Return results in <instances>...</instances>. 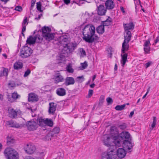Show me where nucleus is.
Here are the masks:
<instances>
[{
	"label": "nucleus",
	"instance_id": "5701e85b",
	"mask_svg": "<svg viewBox=\"0 0 159 159\" xmlns=\"http://www.w3.org/2000/svg\"><path fill=\"white\" fill-rule=\"evenodd\" d=\"M123 26L125 30H133L134 28V25L133 22L127 24H124Z\"/></svg>",
	"mask_w": 159,
	"mask_h": 159
},
{
	"label": "nucleus",
	"instance_id": "774afa93",
	"mask_svg": "<svg viewBox=\"0 0 159 159\" xmlns=\"http://www.w3.org/2000/svg\"><path fill=\"white\" fill-rule=\"evenodd\" d=\"M159 41V36L157 37L155 40V43H157Z\"/></svg>",
	"mask_w": 159,
	"mask_h": 159
},
{
	"label": "nucleus",
	"instance_id": "4468645a",
	"mask_svg": "<svg viewBox=\"0 0 159 159\" xmlns=\"http://www.w3.org/2000/svg\"><path fill=\"white\" fill-rule=\"evenodd\" d=\"M75 83L74 79L71 77H67L65 80L64 84L66 86H67L70 85H73Z\"/></svg>",
	"mask_w": 159,
	"mask_h": 159
},
{
	"label": "nucleus",
	"instance_id": "864d4df0",
	"mask_svg": "<svg viewBox=\"0 0 159 159\" xmlns=\"http://www.w3.org/2000/svg\"><path fill=\"white\" fill-rule=\"evenodd\" d=\"M28 21V18L27 17H25L24 19L23 22H22V25L23 26L24 25H25V24L26 23H27V25L28 24V22H27Z\"/></svg>",
	"mask_w": 159,
	"mask_h": 159
},
{
	"label": "nucleus",
	"instance_id": "f704fd0d",
	"mask_svg": "<svg viewBox=\"0 0 159 159\" xmlns=\"http://www.w3.org/2000/svg\"><path fill=\"white\" fill-rule=\"evenodd\" d=\"M111 19L108 17V18L106 20L103 22V25L104 26H108L111 25Z\"/></svg>",
	"mask_w": 159,
	"mask_h": 159
},
{
	"label": "nucleus",
	"instance_id": "0eeeda50",
	"mask_svg": "<svg viewBox=\"0 0 159 159\" xmlns=\"http://www.w3.org/2000/svg\"><path fill=\"white\" fill-rule=\"evenodd\" d=\"M24 149L26 153L31 154L33 153L35 151L36 147L34 144L30 143L27 144L24 147Z\"/></svg>",
	"mask_w": 159,
	"mask_h": 159
},
{
	"label": "nucleus",
	"instance_id": "bb28decb",
	"mask_svg": "<svg viewBox=\"0 0 159 159\" xmlns=\"http://www.w3.org/2000/svg\"><path fill=\"white\" fill-rule=\"evenodd\" d=\"M23 65V63L20 61H18L16 62L14 64V68L16 70H18L21 69Z\"/></svg>",
	"mask_w": 159,
	"mask_h": 159
},
{
	"label": "nucleus",
	"instance_id": "a19ab883",
	"mask_svg": "<svg viewBox=\"0 0 159 159\" xmlns=\"http://www.w3.org/2000/svg\"><path fill=\"white\" fill-rule=\"evenodd\" d=\"M104 96L102 95H101L100 98L99 105H102L104 101Z\"/></svg>",
	"mask_w": 159,
	"mask_h": 159
},
{
	"label": "nucleus",
	"instance_id": "aec40b11",
	"mask_svg": "<svg viewBox=\"0 0 159 159\" xmlns=\"http://www.w3.org/2000/svg\"><path fill=\"white\" fill-rule=\"evenodd\" d=\"M8 116L9 117L12 118H15L17 115V112L14 109H9Z\"/></svg>",
	"mask_w": 159,
	"mask_h": 159
},
{
	"label": "nucleus",
	"instance_id": "e2e57ef3",
	"mask_svg": "<svg viewBox=\"0 0 159 159\" xmlns=\"http://www.w3.org/2000/svg\"><path fill=\"white\" fill-rule=\"evenodd\" d=\"M26 27V25H24L23 26H22V32H24L25 31Z\"/></svg>",
	"mask_w": 159,
	"mask_h": 159
},
{
	"label": "nucleus",
	"instance_id": "c03bdc74",
	"mask_svg": "<svg viewBox=\"0 0 159 159\" xmlns=\"http://www.w3.org/2000/svg\"><path fill=\"white\" fill-rule=\"evenodd\" d=\"M60 128L58 127H55L52 130V132L54 134H58L60 132Z\"/></svg>",
	"mask_w": 159,
	"mask_h": 159
},
{
	"label": "nucleus",
	"instance_id": "1a4fd4ad",
	"mask_svg": "<svg viewBox=\"0 0 159 159\" xmlns=\"http://www.w3.org/2000/svg\"><path fill=\"white\" fill-rule=\"evenodd\" d=\"M43 37L45 40L46 43H48L51 40L53 39L54 38V34L53 33L50 32L46 35H44L43 36Z\"/></svg>",
	"mask_w": 159,
	"mask_h": 159
},
{
	"label": "nucleus",
	"instance_id": "f8f14e48",
	"mask_svg": "<svg viewBox=\"0 0 159 159\" xmlns=\"http://www.w3.org/2000/svg\"><path fill=\"white\" fill-rule=\"evenodd\" d=\"M57 107L56 103L53 102L49 103L48 109L49 113L53 114L56 110Z\"/></svg>",
	"mask_w": 159,
	"mask_h": 159
},
{
	"label": "nucleus",
	"instance_id": "9b49d317",
	"mask_svg": "<svg viewBox=\"0 0 159 159\" xmlns=\"http://www.w3.org/2000/svg\"><path fill=\"white\" fill-rule=\"evenodd\" d=\"M97 9L98 14L99 15L103 16L105 14L107 9L103 5H100L97 7Z\"/></svg>",
	"mask_w": 159,
	"mask_h": 159
},
{
	"label": "nucleus",
	"instance_id": "b1692460",
	"mask_svg": "<svg viewBox=\"0 0 159 159\" xmlns=\"http://www.w3.org/2000/svg\"><path fill=\"white\" fill-rule=\"evenodd\" d=\"M121 63L122 64V66H124L126 61L127 60V53L125 52L124 53H122V52H121Z\"/></svg>",
	"mask_w": 159,
	"mask_h": 159
},
{
	"label": "nucleus",
	"instance_id": "69168bd1",
	"mask_svg": "<svg viewBox=\"0 0 159 159\" xmlns=\"http://www.w3.org/2000/svg\"><path fill=\"white\" fill-rule=\"evenodd\" d=\"M25 159H34L32 157L29 156H27L25 157Z\"/></svg>",
	"mask_w": 159,
	"mask_h": 159
},
{
	"label": "nucleus",
	"instance_id": "423d86ee",
	"mask_svg": "<svg viewBox=\"0 0 159 159\" xmlns=\"http://www.w3.org/2000/svg\"><path fill=\"white\" fill-rule=\"evenodd\" d=\"M117 156L116 151L114 150H110L109 152H106L102 153V159H115Z\"/></svg>",
	"mask_w": 159,
	"mask_h": 159
},
{
	"label": "nucleus",
	"instance_id": "9d476101",
	"mask_svg": "<svg viewBox=\"0 0 159 159\" xmlns=\"http://www.w3.org/2000/svg\"><path fill=\"white\" fill-rule=\"evenodd\" d=\"M110 134L113 137H113L116 136H118L119 131L117 128L115 126L113 125L111 126L110 128Z\"/></svg>",
	"mask_w": 159,
	"mask_h": 159
},
{
	"label": "nucleus",
	"instance_id": "a18cd8bd",
	"mask_svg": "<svg viewBox=\"0 0 159 159\" xmlns=\"http://www.w3.org/2000/svg\"><path fill=\"white\" fill-rule=\"evenodd\" d=\"M36 4L37 9L40 11H42L41 10V2H37Z\"/></svg>",
	"mask_w": 159,
	"mask_h": 159
},
{
	"label": "nucleus",
	"instance_id": "f257e3e1",
	"mask_svg": "<svg viewBox=\"0 0 159 159\" xmlns=\"http://www.w3.org/2000/svg\"><path fill=\"white\" fill-rule=\"evenodd\" d=\"M83 39L86 42L92 43L98 39V36L95 34V27L92 25H87L82 30Z\"/></svg>",
	"mask_w": 159,
	"mask_h": 159
},
{
	"label": "nucleus",
	"instance_id": "37998d69",
	"mask_svg": "<svg viewBox=\"0 0 159 159\" xmlns=\"http://www.w3.org/2000/svg\"><path fill=\"white\" fill-rule=\"evenodd\" d=\"M67 71L70 73H72L74 72V70L70 65L67 66L66 67Z\"/></svg>",
	"mask_w": 159,
	"mask_h": 159
},
{
	"label": "nucleus",
	"instance_id": "de8ad7c7",
	"mask_svg": "<svg viewBox=\"0 0 159 159\" xmlns=\"http://www.w3.org/2000/svg\"><path fill=\"white\" fill-rule=\"evenodd\" d=\"M106 100L107 102L108 105L111 104L113 102L112 99L110 97L107 98L106 99Z\"/></svg>",
	"mask_w": 159,
	"mask_h": 159
},
{
	"label": "nucleus",
	"instance_id": "6e6552de",
	"mask_svg": "<svg viewBox=\"0 0 159 159\" xmlns=\"http://www.w3.org/2000/svg\"><path fill=\"white\" fill-rule=\"evenodd\" d=\"M26 125L28 129L30 131L35 130L38 127V123L34 120L28 121L26 123Z\"/></svg>",
	"mask_w": 159,
	"mask_h": 159
},
{
	"label": "nucleus",
	"instance_id": "58836bf2",
	"mask_svg": "<svg viewBox=\"0 0 159 159\" xmlns=\"http://www.w3.org/2000/svg\"><path fill=\"white\" fill-rule=\"evenodd\" d=\"M118 126L120 129L123 130L127 128V125L126 123H123L119 125Z\"/></svg>",
	"mask_w": 159,
	"mask_h": 159
},
{
	"label": "nucleus",
	"instance_id": "f03ea898",
	"mask_svg": "<svg viewBox=\"0 0 159 159\" xmlns=\"http://www.w3.org/2000/svg\"><path fill=\"white\" fill-rule=\"evenodd\" d=\"M62 38L61 43L65 45L62 50L63 53L68 54L73 52L76 48L77 44L76 43H69V38L67 35L63 36Z\"/></svg>",
	"mask_w": 159,
	"mask_h": 159
},
{
	"label": "nucleus",
	"instance_id": "79ce46f5",
	"mask_svg": "<svg viewBox=\"0 0 159 159\" xmlns=\"http://www.w3.org/2000/svg\"><path fill=\"white\" fill-rule=\"evenodd\" d=\"M153 121L152 123V124L151 125V127L152 128V129L153 128L155 127L157 121L156 117L154 116L153 117Z\"/></svg>",
	"mask_w": 159,
	"mask_h": 159
},
{
	"label": "nucleus",
	"instance_id": "ddd939ff",
	"mask_svg": "<svg viewBox=\"0 0 159 159\" xmlns=\"http://www.w3.org/2000/svg\"><path fill=\"white\" fill-rule=\"evenodd\" d=\"M103 141L104 144L108 147H110L111 146V137L107 135H104L103 136Z\"/></svg>",
	"mask_w": 159,
	"mask_h": 159
},
{
	"label": "nucleus",
	"instance_id": "ea45409f",
	"mask_svg": "<svg viewBox=\"0 0 159 159\" xmlns=\"http://www.w3.org/2000/svg\"><path fill=\"white\" fill-rule=\"evenodd\" d=\"M9 88H13L16 86V84L13 81H10L8 84Z\"/></svg>",
	"mask_w": 159,
	"mask_h": 159
},
{
	"label": "nucleus",
	"instance_id": "7ed1b4c3",
	"mask_svg": "<svg viewBox=\"0 0 159 159\" xmlns=\"http://www.w3.org/2000/svg\"><path fill=\"white\" fill-rule=\"evenodd\" d=\"M130 135L128 132L125 131L121 132L118 136L113 137V142L116 147H119L125 140L129 139Z\"/></svg>",
	"mask_w": 159,
	"mask_h": 159
},
{
	"label": "nucleus",
	"instance_id": "3c124183",
	"mask_svg": "<svg viewBox=\"0 0 159 159\" xmlns=\"http://www.w3.org/2000/svg\"><path fill=\"white\" fill-rule=\"evenodd\" d=\"M93 94V91L92 89H89V91L88 94V98H90Z\"/></svg>",
	"mask_w": 159,
	"mask_h": 159
},
{
	"label": "nucleus",
	"instance_id": "09e8293b",
	"mask_svg": "<svg viewBox=\"0 0 159 159\" xmlns=\"http://www.w3.org/2000/svg\"><path fill=\"white\" fill-rule=\"evenodd\" d=\"M144 50L146 53H149L150 50L149 46H144Z\"/></svg>",
	"mask_w": 159,
	"mask_h": 159
},
{
	"label": "nucleus",
	"instance_id": "e433bc0d",
	"mask_svg": "<svg viewBox=\"0 0 159 159\" xmlns=\"http://www.w3.org/2000/svg\"><path fill=\"white\" fill-rule=\"evenodd\" d=\"M14 141H15L13 138L8 136L7 137V143L8 145H10L11 144L13 143Z\"/></svg>",
	"mask_w": 159,
	"mask_h": 159
},
{
	"label": "nucleus",
	"instance_id": "13d9d810",
	"mask_svg": "<svg viewBox=\"0 0 159 159\" xmlns=\"http://www.w3.org/2000/svg\"><path fill=\"white\" fill-rule=\"evenodd\" d=\"M150 43V42L149 40H146L143 46H149V45Z\"/></svg>",
	"mask_w": 159,
	"mask_h": 159
},
{
	"label": "nucleus",
	"instance_id": "72a5a7b5",
	"mask_svg": "<svg viewBox=\"0 0 159 159\" xmlns=\"http://www.w3.org/2000/svg\"><path fill=\"white\" fill-rule=\"evenodd\" d=\"M53 125V123L52 120L48 118L46 119L45 125H47L50 127H52Z\"/></svg>",
	"mask_w": 159,
	"mask_h": 159
},
{
	"label": "nucleus",
	"instance_id": "c9c22d12",
	"mask_svg": "<svg viewBox=\"0 0 159 159\" xmlns=\"http://www.w3.org/2000/svg\"><path fill=\"white\" fill-rule=\"evenodd\" d=\"M125 104H124L121 105H118L116 107L115 109L116 110L121 111L125 107Z\"/></svg>",
	"mask_w": 159,
	"mask_h": 159
},
{
	"label": "nucleus",
	"instance_id": "4be33fe9",
	"mask_svg": "<svg viewBox=\"0 0 159 159\" xmlns=\"http://www.w3.org/2000/svg\"><path fill=\"white\" fill-rule=\"evenodd\" d=\"M129 41L124 40L122 43L121 48V52L122 53L125 52L127 51L129 49V45L128 43Z\"/></svg>",
	"mask_w": 159,
	"mask_h": 159
},
{
	"label": "nucleus",
	"instance_id": "20e7f679",
	"mask_svg": "<svg viewBox=\"0 0 159 159\" xmlns=\"http://www.w3.org/2000/svg\"><path fill=\"white\" fill-rule=\"evenodd\" d=\"M4 154L7 159H18L17 152L12 148H6L4 150Z\"/></svg>",
	"mask_w": 159,
	"mask_h": 159
},
{
	"label": "nucleus",
	"instance_id": "8fccbe9b",
	"mask_svg": "<svg viewBox=\"0 0 159 159\" xmlns=\"http://www.w3.org/2000/svg\"><path fill=\"white\" fill-rule=\"evenodd\" d=\"M88 66L87 63L85 61L84 63H81V66L82 68V69H85Z\"/></svg>",
	"mask_w": 159,
	"mask_h": 159
},
{
	"label": "nucleus",
	"instance_id": "412c9836",
	"mask_svg": "<svg viewBox=\"0 0 159 159\" xmlns=\"http://www.w3.org/2000/svg\"><path fill=\"white\" fill-rule=\"evenodd\" d=\"M126 154L125 150L123 148H119L117 151V155L120 158H124Z\"/></svg>",
	"mask_w": 159,
	"mask_h": 159
},
{
	"label": "nucleus",
	"instance_id": "393cba45",
	"mask_svg": "<svg viewBox=\"0 0 159 159\" xmlns=\"http://www.w3.org/2000/svg\"><path fill=\"white\" fill-rule=\"evenodd\" d=\"M56 93L59 96H63L66 94V91L63 88H58L56 90Z\"/></svg>",
	"mask_w": 159,
	"mask_h": 159
},
{
	"label": "nucleus",
	"instance_id": "6e6d98bb",
	"mask_svg": "<svg viewBox=\"0 0 159 159\" xmlns=\"http://www.w3.org/2000/svg\"><path fill=\"white\" fill-rule=\"evenodd\" d=\"M15 10L16 11H22V8L21 6H18L15 7Z\"/></svg>",
	"mask_w": 159,
	"mask_h": 159
},
{
	"label": "nucleus",
	"instance_id": "5fc2aeb1",
	"mask_svg": "<svg viewBox=\"0 0 159 159\" xmlns=\"http://www.w3.org/2000/svg\"><path fill=\"white\" fill-rule=\"evenodd\" d=\"M136 2H135V1L134 0V3H135V9L136 10H137V4L139 5V3L140 4V6H141V7L142 8V6L140 4V1L139 0L138 1H136Z\"/></svg>",
	"mask_w": 159,
	"mask_h": 159
},
{
	"label": "nucleus",
	"instance_id": "39448f33",
	"mask_svg": "<svg viewBox=\"0 0 159 159\" xmlns=\"http://www.w3.org/2000/svg\"><path fill=\"white\" fill-rule=\"evenodd\" d=\"M33 50L29 47L24 46L20 50V56L22 58H26L31 56Z\"/></svg>",
	"mask_w": 159,
	"mask_h": 159
},
{
	"label": "nucleus",
	"instance_id": "c756f323",
	"mask_svg": "<svg viewBox=\"0 0 159 159\" xmlns=\"http://www.w3.org/2000/svg\"><path fill=\"white\" fill-rule=\"evenodd\" d=\"M104 25H101L98 27L96 29L97 33L99 34H102L104 32Z\"/></svg>",
	"mask_w": 159,
	"mask_h": 159
},
{
	"label": "nucleus",
	"instance_id": "a878e982",
	"mask_svg": "<svg viewBox=\"0 0 159 159\" xmlns=\"http://www.w3.org/2000/svg\"><path fill=\"white\" fill-rule=\"evenodd\" d=\"M41 30L42 36H44V35H46L48 34H49L51 32V28L45 26L43 27L42 28Z\"/></svg>",
	"mask_w": 159,
	"mask_h": 159
},
{
	"label": "nucleus",
	"instance_id": "f3484780",
	"mask_svg": "<svg viewBox=\"0 0 159 159\" xmlns=\"http://www.w3.org/2000/svg\"><path fill=\"white\" fill-rule=\"evenodd\" d=\"M35 42L37 43H41L42 44H45L46 42L45 41L44 39H43L42 35L40 36L39 34H37L35 36Z\"/></svg>",
	"mask_w": 159,
	"mask_h": 159
},
{
	"label": "nucleus",
	"instance_id": "dca6fc26",
	"mask_svg": "<svg viewBox=\"0 0 159 159\" xmlns=\"http://www.w3.org/2000/svg\"><path fill=\"white\" fill-rule=\"evenodd\" d=\"M6 124L7 126H9L10 127L18 128L20 127L19 124L16 123L12 120H11L6 121Z\"/></svg>",
	"mask_w": 159,
	"mask_h": 159
},
{
	"label": "nucleus",
	"instance_id": "4c0bfd02",
	"mask_svg": "<svg viewBox=\"0 0 159 159\" xmlns=\"http://www.w3.org/2000/svg\"><path fill=\"white\" fill-rule=\"evenodd\" d=\"M84 77L83 76H78L76 79V81L79 83H81L84 80Z\"/></svg>",
	"mask_w": 159,
	"mask_h": 159
},
{
	"label": "nucleus",
	"instance_id": "49530a36",
	"mask_svg": "<svg viewBox=\"0 0 159 159\" xmlns=\"http://www.w3.org/2000/svg\"><path fill=\"white\" fill-rule=\"evenodd\" d=\"M7 98L8 100V101L11 102H14V100L11 97V95L8 94L7 96Z\"/></svg>",
	"mask_w": 159,
	"mask_h": 159
},
{
	"label": "nucleus",
	"instance_id": "603ef678",
	"mask_svg": "<svg viewBox=\"0 0 159 159\" xmlns=\"http://www.w3.org/2000/svg\"><path fill=\"white\" fill-rule=\"evenodd\" d=\"M30 70L29 69H27V70L25 72L24 76V77H27L30 74Z\"/></svg>",
	"mask_w": 159,
	"mask_h": 159
},
{
	"label": "nucleus",
	"instance_id": "052dcab7",
	"mask_svg": "<svg viewBox=\"0 0 159 159\" xmlns=\"http://www.w3.org/2000/svg\"><path fill=\"white\" fill-rule=\"evenodd\" d=\"M64 2L66 5H68L70 3V0H63Z\"/></svg>",
	"mask_w": 159,
	"mask_h": 159
},
{
	"label": "nucleus",
	"instance_id": "473e14b6",
	"mask_svg": "<svg viewBox=\"0 0 159 159\" xmlns=\"http://www.w3.org/2000/svg\"><path fill=\"white\" fill-rule=\"evenodd\" d=\"M11 97L14 100V102L17 99L20 97V96L16 92H14L11 94Z\"/></svg>",
	"mask_w": 159,
	"mask_h": 159
},
{
	"label": "nucleus",
	"instance_id": "680f3d73",
	"mask_svg": "<svg viewBox=\"0 0 159 159\" xmlns=\"http://www.w3.org/2000/svg\"><path fill=\"white\" fill-rule=\"evenodd\" d=\"M151 64V62H149L145 64L146 68H147L148 67H149L150 66Z\"/></svg>",
	"mask_w": 159,
	"mask_h": 159
},
{
	"label": "nucleus",
	"instance_id": "bf43d9fd",
	"mask_svg": "<svg viewBox=\"0 0 159 159\" xmlns=\"http://www.w3.org/2000/svg\"><path fill=\"white\" fill-rule=\"evenodd\" d=\"M35 2V0H32L31 4V8L32 9L33 8V7L34 6Z\"/></svg>",
	"mask_w": 159,
	"mask_h": 159
},
{
	"label": "nucleus",
	"instance_id": "6ab92c4d",
	"mask_svg": "<svg viewBox=\"0 0 159 159\" xmlns=\"http://www.w3.org/2000/svg\"><path fill=\"white\" fill-rule=\"evenodd\" d=\"M38 100V97L35 94L31 93L29 94L28 100L29 102H36Z\"/></svg>",
	"mask_w": 159,
	"mask_h": 159
},
{
	"label": "nucleus",
	"instance_id": "a211bd4d",
	"mask_svg": "<svg viewBox=\"0 0 159 159\" xmlns=\"http://www.w3.org/2000/svg\"><path fill=\"white\" fill-rule=\"evenodd\" d=\"M122 144L123 145V147L129 151L132 148L133 146L129 140L124 141Z\"/></svg>",
	"mask_w": 159,
	"mask_h": 159
},
{
	"label": "nucleus",
	"instance_id": "7c9ffc66",
	"mask_svg": "<svg viewBox=\"0 0 159 159\" xmlns=\"http://www.w3.org/2000/svg\"><path fill=\"white\" fill-rule=\"evenodd\" d=\"M26 42L27 43L30 45L34 43H35V37H33L31 36H30L29 38H27Z\"/></svg>",
	"mask_w": 159,
	"mask_h": 159
},
{
	"label": "nucleus",
	"instance_id": "c85d7f7f",
	"mask_svg": "<svg viewBox=\"0 0 159 159\" xmlns=\"http://www.w3.org/2000/svg\"><path fill=\"white\" fill-rule=\"evenodd\" d=\"M64 80L62 76L59 74H57L55 76L54 80L55 83L57 84L60 82H62Z\"/></svg>",
	"mask_w": 159,
	"mask_h": 159
},
{
	"label": "nucleus",
	"instance_id": "338daca9",
	"mask_svg": "<svg viewBox=\"0 0 159 159\" xmlns=\"http://www.w3.org/2000/svg\"><path fill=\"white\" fill-rule=\"evenodd\" d=\"M134 112L133 111L131 112L130 113V114H129V117H132L133 115H134Z\"/></svg>",
	"mask_w": 159,
	"mask_h": 159
},
{
	"label": "nucleus",
	"instance_id": "2eb2a0df",
	"mask_svg": "<svg viewBox=\"0 0 159 159\" xmlns=\"http://www.w3.org/2000/svg\"><path fill=\"white\" fill-rule=\"evenodd\" d=\"M105 5L106 9L108 10L113 9L115 6V4L112 0H107L105 2Z\"/></svg>",
	"mask_w": 159,
	"mask_h": 159
},
{
	"label": "nucleus",
	"instance_id": "0e129e2a",
	"mask_svg": "<svg viewBox=\"0 0 159 159\" xmlns=\"http://www.w3.org/2000/svg\"><path fill=\"white\" fill-rule=\"evenodd\" d=\"M42 16V14H40V15H38V17H35V20H39L40 19L41 17V16Z\"/></svg>",
	"mask_w": 159,
	"mask_h": 159
},
{
	"label": "nucleus",
	"instance_id": "4d7b16f0",
	"mask_svg": "<svg viewBox=\"0 0 159 159\" xmlns=\"http://www.w3.org/2000/svg\"><path fill=\"white\" fill-rule=\"evenodd\" d=\"M80 52L81 54L83 56H85L86 55V52L85 51L84 49H81Z\"/></svg>",
	"mask_w": 159,
	"mask_h": 159
},
{
	"label": "nucleus",
	"instance_id": "2f4dec72",
	"mask_svg": "<svg viewBox=\"0 0 159 159\" xmlns=\"http://www.w3.org/2000/svg\"><path fill=\"white\" fill-rule=\"evenodd\" d=\"M126 31V35L125 36V40L129 41L131 37V32L129 30H125Z\"/></svg>",
	"mask_w": 159,
	"mask_h": 159
},
{
	"label": "nucleus",
	"instance_id": "cd10ccee",
	"mask_svg": "<svg viewBox=\"0 0 159 159\" xmlns=\"http://www.w3.org/2000/svg\"><path fill=\"white\" fill-rule=\"evenodd\" d=\"M46 119L42 118H38L37 120V123L38 125L39 126H45Z\"/></svg>",
	"mask_w": 159,
	"mask_h": 159
}]
</instances>
